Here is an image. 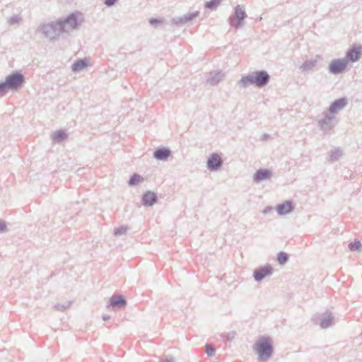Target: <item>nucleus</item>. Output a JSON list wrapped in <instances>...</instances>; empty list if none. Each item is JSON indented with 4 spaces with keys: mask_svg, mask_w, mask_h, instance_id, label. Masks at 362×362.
I'll list each match as a JSON object with an SVG mask.
<instances>
[{
    "mask_svg": "<svg viewBox=\"0 0 362 362\" xmlns=\"http://www.w3.org/2000/svg\"><path fill=\"white\" fill-rule=\"evenodd\" d=\"M144 178L141 175H140L138 173H134L130 176L129 180H128L127 182L129 186H135L140 182H142Z\"/></svg>",
    "mask_w": 362,
    "mask_h": 362,
    "instance_id": "27",
    "label": "nucleus"
},
{
    "mask_svg": "<svg viewBox=\"0 0 362 362\" xmlns=\"http://www.w3.org/2000/svg\"><path fill=\"white\" fill-rule=\"evenodd\" d=\"M171 155V151L167 147H158L153 151V158L158 160H167Z\"/></svg>",
    "mask_w": 362,
    "mask_h": 362,
    "instance_id": "18",
    "label": "nucleus"
},
{
    "mask_svg": "<svg viewBox=\"0 0 362 362\" xmlns=\"http://www.w3.org/2000/svg\"><path fill=\"white\" fill-rule=\"evenodd\" d=\"M118 0H105L104 4L107 7H112L115 5Z\"/></svg>",
    "mask_w": 362,
    "mask_h": 362,
    "instance_id": "37",
    "label": "nucleus"
},
{
    "mask_svg": "<svg viewBox=\"0 0 362 362\" xmlns=\"http://www.w3.org/2000/svg\"><path fill=\"white\" fill-rule=\"evenodd\" d=\"M347 66V60L344 58L333 59L329 64L328 71L332 74H339L346 69Z\"/></svg>",
    "mask_w": 362,
    "mask_h": 362,
    "instance_id": "6",
    "label": "nucleus"
},
{
    "mask_svg": "<svg viewBox=\"0 0 362 362\" xmlns=\"http://www.w3.org/2000/svg\"><path fill=\"white\" fill-rule=\"evenodd\" d=\"M276 210L279 216H285L294 210V205L292 201L286 200L283 203L277 204Z\"/></svg>",
    "mask_w": 362,
    "mask_h": 362,
    "instance_id": "16",
    "label": "nucleus"
},
{
    "mask_svg": "<svg viewBox=\"0 0 362 362\" xmlns=\"http://www.w3.org/2000/svg\"><path fill=\"white\" fill-rule=\"evenodd\" d=\"M158 200V195L156 192L146 191L142 195L141 204L144 206H152L157 203Z\"/></svg>",
    "mask_w": 362,
    "mask_h": 362,
    "instance_id": "17",
    "label": "nucleus"
},
{
    "mask_svg": "<svg viewBox=\"0 0 362 362\" xmlns=\"http://www.w3.org/2000/svg\"><path fill=\"white\" fill-rule=\"evenodd\" d=\"M225 77V74L222 71H217L216 72H210L206 78V82L211 86L217 85L220 81H223Z\"/></svg>",
    "mask_w": 362,
    "mask_h": 362,
    "instance_id": "19",
    "label": "nucleus"
},
{
    "mask_svg": "<svg viewBox=\"0 0 362 362\" xmlns=\"http://www.w3.org/2000/svg\"><path fill=\"white\" fill-rule=\"evenodd\" d=\"M348 104V100L346 98H340L334 100L328 107V112L334 115L337 111L342 110Z\"/></svg>",
    "mask_w": 362,
    "mask_h": 362,
    "instance_id": "15",
    "label": "nucleus"
},
{
    "mask_svg": "<svg viewBox=\"0 0 362 362\" xmlns=\"http://www.w3.org/2000/svg\"><path fill=\"white\" fill-rule=\"evenodd\" d=\"M5 81L8 86V90L11 91H17L21 89L25 83L24 75L18 71H16L8 74Z\"/></svg>",
    "mask_w": 362,
    "mask_h": 362,
    "instance_id": "2",
    "label": "nucleus"
},
{
    "mask_svg": "<svg viewBox=\"0 0 362 362\" xmlns=\"http://www.w3.org/2000/svg\"><path fill=\"white\" fill-rule=\"evenodd\" d=\"M205 352L208 356H214L216 353V348L212 344H206L204 346Z\"/></svg>",
    "mask_w": 362,
    "mask_h": 362,
    "instance_id": "31",
    "label": "nucleus"
},
{
    "mask_svg": "<svg viewBox=\"0 0 362 362\" xmlns=\"http://www.w3.org/2000/svg\"><path fill=\"white\" fill-rule=\"evenodd\" d=\"M272 177V171L268 168H259L252 175V181L255 183H260L269 180Z\"/></svg>",
    "mask_w": 362,
    "mask_h": 362,
    "instance_id": "13",
    "label": "nucleus"
},
{
    "mask_svg": "<svg viewBox=\"0 0 362 362\" xmlns=\"http://www.w3.org/2000/svg\"><path fill=\"white\" fill-rule=\"evenodd\" d=\"M322 59L321 56L316 55L315 59L310 60H305L300 66L302 71H313V69L317 65L319 61Z\"/></svg>",
    "mask_w": 362,
    "mask_h": 362,
    "instance_id": "20",
    "label": "nucleus"
},
{
    "mask_svg": "<svg viewBox=\"0 0 362 362\" xmlns=\"http://www.w3.org/2000/svg\"><path fill=\"white\" fill-rule=\"evenodd\" d=\"M222 1L223 0H209L205 3L204 7L206 9L214 11L221 5Z\"/></svg>",
    "mask_w": 362,
    "mask_h": 362,
    "instance_id": "26",
    "label": "nucleus"
},
{
    "mask_svg": "<svg viewBox=\"0 0 362 362\" xmlns=\"http://www.w3.org/2000/svg\"><path fill=\"white\" fill-rule=\"evenodd\" d=\"M10 90L5 80L0 81V97L5 95Z\"/></svg>",
    "mask_w": 362,
    "mask_h": 362,
    "instance_id": "32",
    "label": "nucleus"
},
{
    "mask_svg": "<svg viewBox=\"0 0 362 362\" xmlns=\"http://www.w3.org/2000/svg\"><path fill=\"white\" fill-rule=\"evenodd\" d=\"M343 155L342 151L339 148L332 149L329 152L328 161L333 163L338 160Z\"/></svg>",
    "mask_w": 362,
    "mask_h": 362,
    "instance_id": "24",
    "label": "nucleus"
},
{
    "mask_svg": "<svg viewBox=\"0 0 362 362\" xmlns=\"http://www.w3.org/2000/svg\"><path fill=\"white\" fill-rule=\"evenodd\" d=\"M269 210H270V207H267V209H265L264 213H267V211H269Z\"/></svg>",
    "mask_w": 362,
    "mask_h": 362,
    "instance_id": "42",
    "label": "nucleus"
},
{
    "mask_svg": "<svg viewBox=\"0 0 362 362\" xmlns=\"http://www.w3.org/2000/svg\"><path fill=\"white\" fill-rule=\"evenodd\" d=\"M253 351L257 355L259 362H267L274 352L272 339L269 336H261L253 346Z\"/></svg>",
    "mask_w": 362,
    "mask_h": 362,
    "instance_id": "1",
    "label": "nucleus"
},
{
    "mask_svg": "<svg viewBox=\"0 0 362 362\" xmlns=\"http://www.w3.org/2000/svg\"><path fill=\"white\" fill-rule=\"evenodd\" d=\"M362 55V46L361 45L354 44L346 52L344 59L347 62H356Z\"/></svg>",
    "mask_w": 362,
    "mask_h": 362,
    "instance_id": "10",
    "label": "nucleus"
},
{
    "mask_svg": "<svg viewBox=\"0 0 362 362\" xmlns=\"http://www.w3.org/2000/svg\"><path fill=\"white\" fill-rule=\"evenodd\" d=\"M253 76L254 86L257 88L264 87L269 83L271 79L270 75L264 70L253 71Z\"/></svg>",
    "mask_w": 362,
    "mask_h": 362,
    "instance_id": "9",
    "label": "nucleus"
},
{
    "mask_svg": "<svg viewBox=\"0 0 362 362\" xmlns=\"http://www.w3.org/2000/svg\"><path fill=\"white\" fill-rule=\"evenodd\" d=\"M274 269L269 264L259 267L253 271V278L256 282H261L267 276L272 274Z\"/></svg>",
    "mask_w": 362,
    "mask_h": 362,
    "instance_id": "8",
    "label": "nucleus"
},
{
    "mask_svg": "<svg viewBox=\"0 0 362 362\" xmlns=\"http://www.w3.org/2000/svg\"><path fill=\"white\" fill-rule=\"evenodd\" d=\"M267 136H268V135H267V134H264V135H263V137H264V138H266V137H267Z\"/></svg>",
    "mask_w": 362,
    "mask_h": 362,
    "instance_id": "44",
    "label": "nucleus"
},
{
    "mask_svg": "<svg viewBox=\"0 0 362 362\" xmlns=\"http://www.w3.org/2000/svg\"><path fill=\"white\" fill-rule=\"evenodd\" d=\"M269 210H270V207H267V209H265L264 213H267V211H269Z\"/></svg>",
    "mask_w": 362,
    "mask_h": 362,
    "instance_id": "43",
    "label": "nucleus"
},
{
    "mask_svg": "<svg viewBox=\"0 0 362 362\" xmlns=\"http://www.w3.org/2000/svg\"><path fill=\"white\" fill-rule=\"evenodd\" d=\"M71 305V302H66L64 303H57L54 308L55 310L64 312Z\"/></svg>",
    "mask_w": 362,
    "mask_h": 362,
    "instance_id": "33",
    "label": "nucleus"
},
{
    "mask_svg": "<svg viewBox=\"0 0 362 362\" xmlns=\"http://www.w3.org/2000/svg\"><path fill=\"white\" fill-rule=\"evenodd\" d=\"M335 117L328 113H325L322 119L318 120V126L325 134L329 133L334 127Z\"/></svg>",
    "mask_w": 362,
    "mask_h": 362,
    "instance_id": "11",
    "label": "nucleus"
},
{
    "mask_svg": "<svg viewBox=\"0 0 362 362\" xmlns=\"http://www.w3.org/2000/svg\"><path fill=\"white\" fill-rule=\"evenodd\" d=\"M236 335V332L235 331H231L226 335L225 342H230Z\"/></svg>",
    "mask_w": 362,
    "mask_h": 362,
    "instance_id": "34",
    "label": "nucleus"
},
{
    "mask_svg": "<svg viewBox=\"0 0 362 362\" xmlns=\"http://www.w3.org/2000/svg\"><path fill=\"white\" fill-rule=\"evenodd\" d=\"M238 85L241 88H246L248 85H254L253 72L246 76H243L238 81Z\"/></svg>",
    "mask_w": 362,
    "mask_h": 362,
    "instance_id": "23",
    "label": "nucleus"
},
{
    "mask_svg": "<svg viewBox=\"0 0 362 362\" xmlns=\"http://www.w3.org/2000/svg\"><path fill=\"white\" fill-rule=\"evenodd\" d=\"M129 230V228L127 226L122 225L118 228H115L113 233L115 236H122L125 235Z\"/></svg>",
    "mask_w": 362,
    "mask_h": 362,
    "instance_id": "29",
    "label": "nucleus"
},
{
    "mask_svg": "<svg viewBox=\"0 0 362 362\" xmlns=\"http://www.w3.org/2000/svg\"><path fill=\"white\" fill-rule=\"evenodd\" d=\"M163 362H174V358L172 357L170 358H166Z\"/></svg>",
    "mask_w": 362,
    "mask_h": 362,
    "instance_id": "40",
    "label": "nucleus"
},
{
    "mask_svg": "<svg viewBox=\"0 0 362 362\" xmlns=\"http://www.w3.org/2000/svg\"><path fill=\"white\" fill-rule=\"evenodd\" d=\"M89 61L86 58L79 59L75 61L71 65V70L74 72H78L86 68Z\"/></svg>",
    "mask_w": 362,
    "mask_h": 362,
    "instance_id": "21",
    "label": "nucleus"
},
{
    "mask_svg": "<svg viewBox=\"0 0 362 362\" xmlns=\"http://www.w3.org/2000/svg\"><path fill=\"white\" fill-rule=\"evenodd\" d=\"M7 231V226L6 222L0 219V233H3Z\"/></svg>",
    "mask_w": 362,
    "mask_h": 362,
    "instance_id": "36",
    "label": "nucleus"
},
{
    "mask_svg": "<svg viewBox=\"0 0 362 362\" xmlns=\"http://www.w3.org/2000/svg\"><path fill=\"white\" fill-rule=\"evenodd\" d=\"M18 21V18L16 16H13L10 18L9 22L11 23H17Z\"/></svg>",
    "mask_w": 362,
    "mask_h": 362,
    "instance_id": "38",
    "label": "nucleus"
},
{
    "mask_svg": "<svg viewBox=\"0 0 362 362\" xmlns=\"http://www.w3.org/2000/svg\"><path fill=\"white\" fill-rule=\"evenodd\" d=\"M317 318V315L313 316V318H312V320H313V322H315V324L317 323V322H316Z\"/></svg>",
    "mask_w": 362,
    "mask_h": 362,
    "instance_id": "41",
    "label": "nucleus"
},
{
    "mask_svg": "<svg viewBox=\"0 0 362 362\" xmlns=\"http://www.w3.org/2000/svg\"><path fill=\"white\" fill-rule=\"evenodd\" d=\"M59 26L60 21L58 19L56 21L49 22L42 25L40 30L47 38H49L50 40H53L56 39L60 33H64L63 28Z\"/></svg>",
    "mask_w": 362,
    "mask_h": 362,
    "instance_id": "3",
    "label": "nucleus"
},
{
    "mask_svg": "<svg viewBox=\"0 0 362 362\" xmlns=\"http://www.w3.org/2000/svg\"><path fill=\"white\" fill-rule=\"evenodd\" d=\"M199 11H195L192 13H187L182 16H178L176 18H173L171 20V23L174 24L177 26H182L184 24L192 21L196 17L199 16Z\"/></svg>",
    "mask_w": 362,
    "mask_h": 362,
    "instance_id": "14",
    "label": "nucleus"
},
{
    "mask_svg": "<svg viewBox=\"0 0 362 362\" xmlns=\"http://www.w3.org/2000/svg\"><path fill=\"white\" fill-rule=\"evenodd\" d=\"M68 137V134L64 130L60 129L54 132L53 135V140L57 143L64 141Z\"/></svg>",
    "mask_w": 362,
    "mask_h": 362,
    "instance_id": "25",
    "label": "nucleus"
},
{
    "mask_svg": "<svg viewBox=\"0 0 362 362\" xmlns=\"http://www.w3.org/2000/svg\"><path fill=\"white\" fill-rule=\"evenodd\" d=\"M150 25L157 26L163 23V21L156 18H151L148 20Z\"/></svg>",
    "mask_w": 362,
    "mask_h": 362,
    "instance_id": "35",
    "label": "nucleus"
},
{
    "mask_svg": "<svg viewBox=\"0 0 362 362\" xmlns=\"http://www.w3.org/2000/svg\"><path fill=\"white\" fill-rule=\"evenodd\" d=\"M223 161L217 153H213L208 158L206 167L210 171H217L223 165Z\"/></svg>",
    "mask_w": 362,
    "mask_h": 362,
    "instance_id": "12",
    "label": "nucleus"
},
{
    "mask_svg": "<svg viewBox=\"0 0 362 362\" xmlns=\"http://www.w3.org/2000/svg\"><path fill=\"white\" fill-rule=\"evenodd\" d=\"M127 301L123 296L113 295L109 299L107 308L113 311H117L127 306Z\"/></svg>",
    "mask_w": 362,
    "mask_h": 362,
    "instance_id": "7",
    "label": "nucleus"
},
{
    "mask_svg": "<svg viewBox=\"0 0 362 362\" xmlns=\"http://www.w3.org/2000/svg\"><path fill=\"white\" fill-rule=\"evenodd\" d=\"M276 259L279 264L284 265L288 261L289 256L286 252L281 251L277 254Z\"/></svg>",
    "mask_w": 362,
    "mask_h": 362,
    "instance_id": "28",
    "label": "nucleus"
},
{
    "mask_svg": "<svg viewBox=\"0 0 362 362\" xmlns=\"http://www.w3.org/2000/svg\"><path fill=\"white\" fill-rule=\"evenodd\" d=\"M327 315L322 316L320 319V326L322 329H326L333 325L334 317L332 313L327 312Z\"/></svg>",
    "mask_w": 362,
    "mask_h": 362,
    "instance_id": "22",
    "label": "nucleus"
},
{
    "mask_svg": "<svg viewBox=\"0 0 362 362\" xmlns=\"http://www.w3.org/2000/svg\"><path fill=\"white\" fill-rule=\"evenodd\" d=\"M80 14L77 12H74L66 16L64 18H59L60 21V28H63L64 32L67 31V30H75L77 29L80 24L81 21H79Z\"/></svg>",
    "mask_w": 362,
    "mask_h": 362,
    "instance_id": "5",
    "label": "nucleus"
},
{
    "mask_svg": "<svg viewBox=\"0 0 362 362\" xmlns=\"http://www.w3.org/2000/svg\"><path fill=\"white\" fill-rule=\"evenodd\" d=\"M247 15L245 9L238 5L234 8V13L229 17L228 23L235 29L241 28L244 25L245 20Z\"/></svg>",
    "mask_w": 362,
    "mask_h": 362,
    "instance_id": "4",
    "label": "nucleus"
},
{
    "mask_svg": "<svg viewBox=\"0 0 362 362\" xmlns=\"http://www.w3.org/2000/svg\"><path fill=\"white\" fill-rule=\"evenodd\" d=\"M348 247L351 251H359L362 248V244L359 240H355L349 244Z\"/></svg>",
    "mask_w": 362,
    "mask_h": 362,
    "instance_id": "30",
    "label": "nucleus"
},
{
    "mask_svg": "<svg viewBox=\"0 0 362 362\" xmlns=\"http://www.w3.org/2000/svg\"><path fill=\"white\" fill-rule=\"evenodd\" d=\"M110 319V316L108 315H103V320L104 321H107V320H109Z\"/></svg>",
    "mask_w": 362,
    "mask_h": 362,
    "instance_id": "39",
    "label": "nucleus"
}]
</instances>
